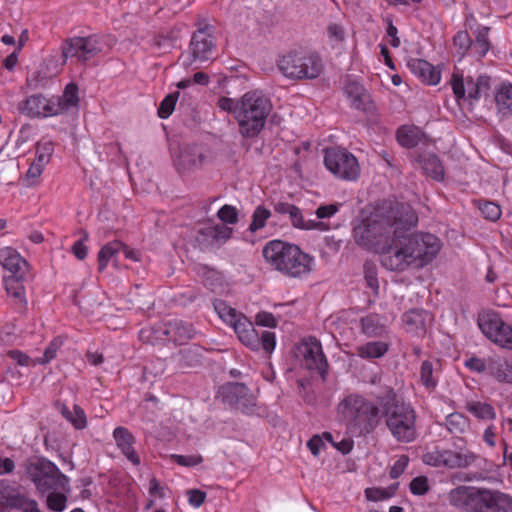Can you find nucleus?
Returning <instances> with one entry per match:
<instances>
[{
	"mask_svg": "<svg viewBox=\"0 0 512 512\" xmlns=\"http://www.w3.org/2000/svg\"><path fill=\"white\" fill-rule=\"evenodd\" d=\"M418 215L408 204L384 199L353 229L355 242L380 254L381 265L402 272L409 266L423 267L438 254L441 242L431 233H412Z\"/></svg>",
	"mask_w": 512,
	"mask_h": 512,
	"instance_id": "obj_1",
	"label": "nucleus"
},
{
	"mask_svg": "<svg viewBox=\"0 0 512 512\" xmlns=\"http://www.w3.org/2000/svg\"><path fill=\"white\" fill-rule=\"evenodd\" d=\"M381 419L392 437L400 443H411L418 437L417 414L414 407L389 388L381 395Z\"/></svg>",
	"mask_w": 512,
	"mask_h": 512,
	"instance_id": "obj_2",
	"label": "nucleus"
},
{
	"mask_svg": "<svg viewBox=\"0 0 512 512\" xmlns=\"http://www.w3.org/2000/svg\"><path fill=\"white\" fill-rule=\"evenodd\" d=\"M448 500L463 512H512V497L499 490L462 485L449 492Z\"/></svg>",
	"mask_w": 512,
	"mask_h": 512,
	"instance_id": "obj_3",
	"label": "nucleus"
},
{
	"mask_svg": "<svg viewBox=\"0 0 512 512\" xmlns=\"http://www.w3.org/2000/svg\"><path fill=\"white\" fill-rule=\"evenodd\" d=\"M265 261L289 278H301L312 271L314 258L299 246L279 239L271 240L262 250Z\"/></svg>",
	"mask_w": 512,
	"mask_h": 512,
	"instance_id": "obj_4",
	"label": "nucleus"
},
{
	"mask_svg": "<svg viewBox=\"0 0 512 512\" xmlns=\"http://www.w3.org/2000/svg\"><path fill=\"white\" fill-rule=\"evenodd\" d=\"M380 401L381 395L371 402L359 394H349L339 403L338 413L353 433L364 436L372 433L380 423Z\"/></svg>",
	"mask_w": 512,
	"mask_h": 512,
	"instance_id": "obj_5",
	"label": "nucleus"
},
{
	"mask_svg": "<svg viewBox=\"0 0 512 512\" xmlns=\"http://www.w3.org/2000/svg\"><path fill=\"white\" fill-rule=\"evenodd\" d=\"M271 109L270 99L261 91L246 92L240 98V108L237 110L240 135L244 138L257 137L263 130Z\"/></svg>",
	"mask_w": 512,
	"mask_h": 512,
	"instance_id": "obj_6",
	"label": "nucleus"
},
{
	"mask_svg": "<svg viewBox=\"0 0 512 512\" xmlns=\"http://www.w3.org/2000/svg\"><path fill=\"white\" fill-rule=\"evenodd\" d=\"M22 467L41 494L49 491H71L69 477L45 457L31 456L23 462Z\"/></svg>",
	"mask_w": 512,
	"mask_h": 512,
	"instance_id": "obj_7",
	"label": "nucleus"
},
{
	"mask_svg": "<svg viewBox=\"0 0 512 512\" xmlns=\"http://www.w3.org/2000/svg\"><path fill=\"white\" fill-rule=\"evenodd\" d=\"M278 68L293 80L315 79L323 71V63L316 53L291 51L279 59Z\"/></svg>",
	"mask_w": 512,
	"mask_h": 512,
	"instance_id": "obj_8",
	"label": "nucleus"
},
{
	"mask_svg": "<svg viewBox=\"0 0 512 512\" xmlns=\"http://www.w3.org/2000/svg\"><path fill=\"white\" fill-rule=\"evenodd\" d=\"M465 444L464 439L457 438L454 442V446L459 451H452L450 449H439L435 448L433 451L426 452L422 455V461L430 466L440 467L444 466L450 469L454 468H466L478 461L486 462L480 456L475 453L465 450L462 448Z\"/></svg>",
	"mask_w": 512,
	"mask_h": 512,
	"instance_id": "obj_9",
	"label": "nucleus"
},
{
	"mask_svg": "<svg viewBox=\"0 0 512 512\" xmlns=\"http://www.w3.org/2000/svg\"><path fill=\"white\" fill-rule=\"evenodd\" d=\"M215 27L210 24H198V29L193 33L189 44V57L184 65H190L192 61H208L214 58L216 52Z\"/></svg>",
	"mask_w": 512,
	"mask_h": 512,
	"instance_id": "obj_10",
	"label": "nucleus"
},
{
	"mask_svg": "<svg viewBox=\"0 0 512 512\" xmlns=\"http://www.w3.org/2000/svg\"><path fill=\"white\" fill-rule=\"evenodd\" d=\"M324 164L331 173L340 179L355 180L360 173L357 158L346 149H327Z\"/></svg>",
	"mask_w": 512,
	"mask_h": 512,
	"instance_id": "obj_11",
	"label": "nucleus"
},
{
	"mask_svg": "<svg viewBox=\"0 0 512 512\" xmlns=\"http://www.w3.org/2000/svg\"><path fill=\"white\" fill-rule=\"evenodd\" d=\"M103 46L96 36L73 37L66 39L62 45V57L64 62L69 57H76L85 62L102 52Z\"/></svg>",
	"mask_w": 512,
	"mask_h": 512,
	"instance_id": "obj_12",
	"label": "nucleus"
},
{
	"mask_svg": "<svg viewBox=\"0 0 512 512\" xmlns=\"http://www.w3.org/2000/svg\"><path fill=\"white\" fill-rule=\"evenodd\" d=\"M272 205L274 212L280 216L287 217L294 228L320 231L328 229V226L321 221L305 219L302 210L292 203L277 201L273 202Z\"/></svg>",
	"mask_w": 512,
	"mask_h": 512,
	"instance_id": "obj_13",
	"label": "nucleus"
},
{
	"mask_svg": "<svg viewBox=\"0 0 512 512\" xmlns=\"http://www.w3.org/2000/svg\"><path fill=\"white\" fill-rule=\"evenodd\" d=\"M299 352L303 356V364L310 371H316L325 379L328 362L323 353L320 341L315 337H310L308 341L299 347Z\"/></svg>",
	"mask_w": 512,
	"mask_h": 512,
	"instance_id": "obj_14",
	"label": "nucleus"
},
{
	"mask_svg": "<svg viewBox=\"0 0 512 512\" xmlns=\"http://www.w3.org/2000/svg\"><path fill=\"white\" fill-rule=\"evenodd\" d=\"M451 86L457 99L465 98L467 88L468 98L472 100H479L482 94L487 93L490 88V77L480 75L476 82H473V79L468 77L466 82H464L462 76L454 73L451 79Z\"/></svg>",
	"mask_w": 512,
	"mask_h": 512,
	"instance_id": "obj_15",
	"label": "nucleus"
},
{
	"mask_svg": "<svg viewBox=\"0 0 512 512\" xmlns=\"http://www.w3.org/2000/svg\"><path fill=\"white\" fill-rule=\"evenodd\" d=\"M18 110L31 118L57 115V109L54 108V99H48L42 94L31 95L19 102Z\"/></svg>",
	"mask_w": 512,
	"mask_h": 512,
	"instance_id": "obj_16",
	"label": "nucleus"
},
{
	"mask_svg": "<svg viewBox=\"0 0 512 512\" xmlns=\"http://www.w3.org/2000/svg\"><path fill=\"white\" fill-rule=\"evenodd\" d=\"M58 73L57 61L54 58L44 59L38 68L27 76V87L33 91L45 89Z\"/></svg>",
	"mask_w": 512,
	"mask_h": 512,
	"instance_id": "obj_17",
	"label": "nucleus"
},
{
	"mask_svg": "<svg viewBox=\"0 0 512 512\" xmlns=\"http://www.w3.org/2000/svg\"><path fill=\"white\" fill-rule=\"evenodd\" d=\"M205 155L198 145H184L180 148L175 166L179 172L191 171L202 166Z\"/></svg>",
	"mask_w": 512,
	"mask_h": 512,
	"instance_id": "obj_18",
	"label": "nucleus"
},
{
	"mask_svg": "<svg viewBox=\"0 0 512 512\" xmlns=\"http://www.w3.org/2000/svg\"><path fill=\"white\" fill-rule=\"evenodd\" d=\"M171 359L182 370L197 368L203 364L204 349L199 345H190L173 354Z\"/></svg>",
	"mask_w": 512,
	"mask_h": 512,
	"instance_id": "obj_19",
	"label": "nucleus"
},
{
	"mask_svg": "<svg viewBox=\"0 0 512 512\" xmlns=\"http://www.w3.org/2000/svg\"><path fill=\"white\" fill-rule=\"evenodd\" d=\"M407 67L412 74L428 85H437L441 79V73L435 66L424 59L411 58Z\"/></svg>",
	"mask_w": 512,
	"mask_h": 512,
	"instance_id": "obj_20",
	"label": "nucleus"
},
{
	"mask_svg": "<svg viewBox=\"0 0 512 512\" xmlns=\"http://www.w3.org/2000/svg\"><path fill=\"white\" fill-rule=\"evenodd\" d=\"M235 333L238 335L239 340L252 350H257L259 344V334L255 330L251 321L243 314L239 316L230 324Z\"/></svg>",
	"mask_w": 512,
	"mask_h": 512,
	"instance_id": "obj_21",
	"label": "nucleus"
},
{
	"mask_svg": "<svg viewBox=\"0 0 512 512\" xmlns=\"http://www.w3.org/2000/svg\"><path fill=\"white\" fill-rule=\"evenodd\" d=\"M396 139L400 146L412 149L420 144H426L429 137L415 125H402L396 131Z\"/></svg>",
	"mask_w": 512,
	"mask_h": 512,
	"instance_id": "obj_22",
	"label": "nucleus"
},
{
	"mask_svg": "<svg viewBox=\"0 0 512 512\" xmlns=\"http://www.w3.org/2000/svg\"><path fill=\"white\" fill-rule=\"evenodd\" d=\"M0 264L8 275L27 274L28 263L13 248L5 247L0 250Z\"/></svg>",
	"mask_w": 512,
	"mask_h": 512,
	"instance_id": "obj_23",
	"label": "nucleus"
},
{
	"mask_svg": "<svg viewBox=\"0 0 512 512\" xmlns=\"http://www.w3.org/2000/svg\"><path fill=\"white\" fill-rule=\"evenodd\" d=\"M113 436L117 446L126 456V458L133 465H140V457L136 450L133 448V444L135 443V437L130 433V431L125 427H117L113 432Z\"/></svg>",
	"mask_w": 512,
	"mask_h": 512,
	"instance_id": "obj_24",
	"label": "nucleus"
},
{
	"mask_svg": "<svg viewBox=\"0 0 512 512\" xmlns=\"http://www.w3.org/2000/svg\"><path fill=\"white\" fill-rule=\"evenodd\" d=\"M196 331L191 323L174 319L165 323L163 334L168 336L175 343L182 344L195 335Z\"/></svg>",
	"mask_w": 512,
	"mask_h": 512,
	"instance_id": "obj_25",
	"label": "nucleus"
},
{
	"mask_svg": "<svg viewBox=\"0 0 512 512\" xmlns=\"http://www.w3.org/2000/svg\"><path fill=\"white\" fill-rule=\"evenodd\" d=\"M477 324L482 333L492 342L497 339V334L501 331L505 322L498 313L494 311L483 312L478 315Z\"/></svg>",
	"mask_w": 512,
	"mask_h": 512,
	"instance_id": "obj_26",
	"label": "nucleus"
},
{
	"mask_svg": "<svg viewBox=\"0 0 512 512\" xmlns=\"http://www.w3.org/2000/svg\"><path fill=\"white\" fill-rule=\"evenodd\" d=\"M416 161L426 175L438 182L444 180V167L436 154H419Z\"/></svg>",
	"mask_w": 512,
	"mask_h": 512,
	"instance_id": "obj_27",
	"label": "nucleus"
},
{
	"mask_svg": "<svg viewBox=\"0 0 512 512\" xmlns=\"http://www.w3.org/2000/svg\"><path fill=\"white\" fill-rule=\"evenodd\" d=\"M431 315L423 309H413L408 311L403 316V322L405 323L408 332L416 335H421L426 332V323L430 321Z\"/></svg>",
	"mask_w": 512,
	"mask_h": 512,
	"instance_id": "obj_28",
	"label": "nucleus"
},
{
	"mask_svg": "<svg viewBox=\"0 0 512 512\" xmlns=\"http://www.w3.org/2000/svg\"><path fill=\"white\" fill-rule=\"evenodd\" d=\"M489 373L500 383L512 384V359L489 358Z\"/></svg>",
	"mask_w": 512,
	"mask_h": 512,
	"instance_id": "obj_29",
	"label": "nucleus"
},
{
	"mask_svg": "<svg viewBox=\"0 0 512 512\" xmlns=\"http://www.w3.org/2000/svg\"><path fill=\"white\" fill-rule=\"evenodd\" d=\"M54 108L57 109V115L78 107V86L75 83L66 85L62 96L53 97Z\"/></svg>",
	"mask_w": 512,
	"mask_h": 512,
	"instance_id": "obj_30",
	"label": "nucleus"
},
{
	"mask_svg": "<svg viewBox=\"0 0 512 512\" xmlns=\"http://www.w3.org/2000/svg\"><path fill=\"white\" fill-rule=\"evenodd\" d=\"M37 501L29 498L18 488L11 486L8 494L7 508L16 509L22 512H31Z\"/></svg>",
	"mask_w": 512,
	"mask_h": 512,
	"instance_id": "obj_31",
	"label": "nucleus"
},
{
	"mask_svg": "<svg viewBox=\"0 0 512 512\" xmlns=\"http://www.w3.org/2000/svg\"><path fill=\"white\" fill-rule=\"evenodd\" d=\"M121 248H123V243L121 241H111L105 244L98 253V270L102 272L106 267L109 261H113L115 265L117 264V255L121 252Z\"/></svg>",
	"mask_w": 512,
	"mask_h": 512,
	"instance_id": "obj_32",
	"label": "nucleus"
},
{
	"mask_svg": "<svg viewBox=\"0 0 512 512\" xmlns=\"http://www.w3.org/2000/svg\"><path fill=\"white\" fill-rule=\"evenodd\" d=\"M498 112L502 116L512 115V84H503L495 94Z\"/></svg>",
	"mask_w": 512,
	"mask_h": 512,
	"instance_id": "obj_33",
	"label": "nucleus"
},
{
	"mask_svg": "<svg viewBox=\"0 0 512 512\" xmlns=\"http://www.w3.org/2000/svg\"><path fill=\"white\" fill-rule=\"evenodd\" d=\"M25 276H26V274L4 275L5 289L8 293V295L13 296L24 306L26 305V300L24 298V285H23Z\"/></svg>",
	"mask_w": 512,
	"mask_h": 512,
	"instance_id": "obj_34",
	"label": "nucleus"
},
{
	"mask_svg": "<svg viewBox=\"0 0 512 512\" xmlns=\"http://www.w3.org/2000/svg\"><path fill=\"white\" fill-rule=\"evenodd\" d=\"M248 387L244 383L234 382L223 385L220 389L221 396L225 403L233 405L247 395Z\"/></svg>",
	"mask_w": 512,
	"mask_h": 512,
	"instance_id": "obj_35",
	"label": "nucleus"
},
{
	"mask_svg": "<svg viewBox=\"0 0 512 512\" xmlns=\"http://www.w3.org/2000/svg\"><path fill=\"white\" fill-rule=\"evenodd\" d=\"M196 272L198 276L201 277L203 284L211 291H214L218 287L222 286V275L215 269L210 268L207 265H199L196 268Z\"/></svg>",
	"mask_w": 512,
	"mask_h": 512,
	"instance_id": "obj_36",
	"label": "nucleus"
},
{
	"mask_svg": "<svg viewBox=\"0 0 512 512\" xmlns=\"http://www.w3.org/2000/svg\"><path fill=\"white\" fill-rule=\"evenodd\" d=\"M362 332L369 337L380 336L384 331V325L381 323V317L378 314L371 313L361 318Z\"/></svg>",
	"mask_w": 512,
	"mask_h": 512,
	"instance_id": "obj_37",
	"label": "nucleus"
},
{
	"mask_svg": "<svg viewBox=\"0 0 512 512\" xmlns=\"http://www.w3.org/2000/svg\"><path fill=\"white\" fill-rule=\"evenodd\" d=\"M467 410L481 420H494L496 418L494 407L486 402L473 401L468 403Z\"/></svg>",
	"mask_w": 512,
	"mask_h": 512,
	"instance_id": "obj_38",
	"label": "nucleus"
},
{
	"mask_svg": "<svg viewBox=\"0 0 512 512\" xmlns=\"http://www.w3.org/2000/svg\"><path fill=\"white\" fill-rule=\"evenodd\" d=\"M388 350V345L382 341L368 342L358 347V354L362 358H380Z\"/></svg>",
	"mask_w": 512,
	"mask_h": 512,
	"instance_id": "obj_39",
	"label": "nucleus"
},
{
	"mask_svg": "<svg viewBox=\"0 0 512 512\" xmlns=\"http://www.w3.org/2000/svg\"><path fill=\"white\" fill-rule=\"evenodd\" d=\"M61 413L76 429L80 430L86 427V415L80 406L74 405L73 411H71L67 406L63 405Z\"/></svg>",
	"mask_w": 512,
	"mask_h": 512,
	"instance_id": "obj_40",
	"label": "nucleus"
},
{
	"mask_svg": "<svg viewBox=\"0 0 512 512\" xmlns=\"http://www.w3.org/2000/svg\"><path fill=\"white\" fill-rule=\"evenodd\" d=\"M271 211L263 205H258L253 214L248 230L252 233L262 229L266 225V221L271 217Z\"/></svg>",
	"mask_w": 512,
	"mask_h": 512,
	"instance_id": "obj_41",
	"label": "nucleus"
},
{
	"mask_svg": "<svg viewBox=\"0 0 512 512\" xmlns=\"http://www.w3.org/2000/svg\"><path fill=\"white\" fill-rule=\"evenodd\" d=\"M398 489V483L391 484L388 488L371 487L365 489V497L369 501H382L392 497Z\"/></svg>",
	"mask_w": 512,
	"mask_h": 512,
	"instance_id": "obj_42",
	"label": "nucleus"
},
{
	"mask_svg": "<svg viewBox=\"0 0 512 512\" xmlns=\"http://www.w3.org/2000/svg\"><path fill=\"white\" fill-rule=\"evenodd\" d=\"M446 427L452 434H462L468 427V419L460 413H451L446 417Z\"/></svg>",
	"mask_w": 512,
	"mask_h": 512,
	"instance_id": "obj_43",
	"label": "nucleus"
},
{
	"mask_svg": "<svg viewBox=\"0 0 512 512\" xmlns=\"http://www.w3.org/2000/svg\"><path fill=\"white\" fill-rule=\"evenodd\" d=\"M213 307L219 317L226 322L227 324H231L235 319L239 316L240 313L237 312L235 308L229 306L224 300L215 299L213 301Z\"/></svg>",
	"mask_w": 512,
	"mask_h": 512,
	"instance_id": "obj_44",
	"label": "nucleus"
},
{
	"mask_svg": "<svg viewBox=\"0 0 512 512\" xmlns=\"http://www.w3.org/2000/svg\"><path fill=\"white\" fill-rule=\"evenodd\" d=\"M63 491H49L47 492L46 504L47 507L55 512H62L66 508L67 494Z\"/></svg>",
	"mask_w": 512,
	"mask_h": 512,
	"instance_id": "obj_45",
	"label": "nucleus"
},
{
	"mask_svg": "<svg viewBox=\"0 0 512 512\" xmlns=\"http://www.w3.org/2000/svg\"><path fill=\"white\" fill-rule=\"evenodd\" d=\"M54 152V144L52 141H39L36 144V156L35 160L40 165H47Z\"/></svg>",
	"mask_w": 512,
	"mask_h": 512,
	"instance_id": "obj_46",
	"label": "nucleus"
},
{
	"mask_svg": "<svg viewBox=\"0 0 512 512\" xmlns=\"http://www.w3.org/2000/svg\"><path fill=\"white\" fill-rule=\"evenodd\" d=\"M179 97V92L170 93L161 101L158 107V116L161 119L168 118L175 109Z\"/></svg>",
	"mask_w": 512,
	"mask_h": 512,
	"instance_id": "obj_47",
	"label": "nucleus"
},
{
	"mask_svg": "<svg viewBox=\"0 0 512 512\" xmlns=\"http://www.w3.org/2000/svg\"><path fill=\"white\" fill-rule=\"evenodd\" d=\"M456 52L462 58L472 45V40L467 31H459L453 38Z\"/></svg>",
	"mask_w": 512,
	"mask_h": 512,
	"instance_id": "obj_48",
	"label": "nucleus"
},
{
	"mask_svg": "<svg viewBox=\"0 0 512 512\" xmlns=\"http://www.w3.org/2000/svg\"><path fill=\"white\" fill-rule=\"evenodd\" d=\"M479 210L483 217L490 221H496L501 216V208L498 204L490 201L479 202Z\"/></svg>",
	"mask_w": 512,
	"mask_h": 512,
	"instance_id": "obj_49",
	"label": "nucleus"
},
{
	"mask_svg": "<svg viewBox=\"0 0 512 512\" xmlns=\"http://www.w3.org/2000/svg\"><path fill=\"white\" fill-rule=\"evenodd\" d=\"M489 30L490 28L487 26L480 27L477 30L475 47H479V57H484L489 50Z\"/></svg>",
	"mask_w": 512,
	"mask_h": 512,
	"instance_id": "obj_50",
	"label": "nucleus"
},
{
	"mask_svg": "<svg viewBox=\"0 0 512 512\" xmlns=\"http://www.w3.org/2000/svg\"><path fill=\"white\" fill-rule=\"evenodd\" d=\"M420 378L422 384L426 388H435L436 381L433 378V364L426 360L422 362L421 369H420Z\"/></svg>",
	"mask_w": 512,
	"mask_h": 512,
	"instance_id": "obj_51",
	"label": "nucleus"
},
{
	"mask_svg": "<svg viewBox=\"0 0 512 512\" xmlns=\"http://www.w3.org/2000/svg\"><path fill=\"white\" fill-rule=\"evenodd\" d=\"M218 218L227 224H236L238 222V210L232 205L225 204L217 212Z\"/></svg>",
	"mask_w": 512,
	"mask_h": 512,
	"instance_id": "obj_52",
	"label": "nucleus"
},
{
	"mask_svg": "<svg viewBox=\"0 0 512 512\" xmlns=\"http://www.w3.org/2000/svg\"><path fill=\"white\" fill-rule=\"evenodd\" d=\"M494 343L500 347L512 350V326L505 323L501 331L498 332Z\"/></svg>",
	"mask_w": 512,
	"mask_h": 512,
	"instance_id": "obj_53",
	"label": "nucleus"
},
{
	"mask_svg": "<svg viewBox=\"0 0 512 512\" xmlns=\"http://www.w3.org/2000/svg\"><path fill=\"white\" fill-rule=\"evenodd\" d=\"M364 278L367 286L373 290L375 295H377L379 291V283L377 278V270L374 265L368 263L364 265Z\"/></svg>",
	"mask_w": 512,
	"mask_h": 512,
	"instance_id": "obj_54",
	"label": "nucleus"
},
{
	"mask_svg": "<svg viewBox=\"0 0 512 512\" xmlns=\"http://www.w3.org/2000/svg\"><path fill=\"white\" fill-rule=\"evenodd\" d=\"M276 345V339L275 334L270 331H263L259 335V344L257 346L258 351L260 348H262L265 352L271 353L275 349Z\"/></svg>",
	"mask_w": 512,
	"mask_h": 512,
	"instance_id": "obj_55",
	"label": "nucleus"
},
{
	"mask_svg": "<svg viewBox=\"0 0 512 512\" xmlns=\"http://www.w3.org/2000/svg\"><path fill=\"white\" fill-rule=\"evenodd\" d=\"M218 107L228 113H231L237 120V110L240 108V99L234 100L229 97H220L217 102Z\"/></svg>",
	"mask_w": 512,
	"mask_h": 512,
	"instance_id": "obj_56",
	"label": "nucleus"
},
{
	"mask_svg": "<svg viewBox=\"0 0 512 512\" xmlns=\"http://www.w3.org/2000/svg\"><path fill=\"white\" fill-rule=\"evenodd\" d=\"M63 340L54 338L44 351L43 357L38 360L40 364H46L55 358L58 349L62 346Z\"/></svg>",
	"mask_w": 512,
	"mask_h": 512,
	"instance_id": "obj_57",
	"label": "nucleus"
},
{
	"mask_svg": "<svg viewBox=\"0 0 512 512\" xmlns=\"http://www.w3.org/2000/svg\"><path fill=\"white\" fill-rule=\"evenodd\" d=\"M464 365L472 372L483 373L486 370L489 371V359L485 360L474 356L465 360Z\"/></svg>",
	"mask_w": 512,
	"mask_h": 512,
	"instance_id": "obj_58",
	"label": "nucleus"
},
{
	"mask_svg": "<svg viewBox=\"0 0 512 512\" xmlns=\"http://www.w3.org/2000/svg\"><path fill=\"white\" fill-rule=\"evenodd\" d=\"M232 406H235L237 409L242 411L243 413L249 414L254 411L256 406V401L251 393L250 389L247 391V395H245L239 402H235Z\"/></svg>",
	"mask_w": 512,
	"mask_h": 512,
	"instance_id": "obj_59",
	"label": "nucleus"
},
{
	"mask_svg": "<svg viewBox=\"0 0 512 512\" xmlns=\"http://www.w3.org/2000/svg\"><path fill=\"white\" fill-rule=\"evenodd\" d=\"M429 490L428 480L425 476H418L410 482V491L414 495H424Z\"/></svg>",
	"mask_w": 512,
	"mask_h": 512,
	"instance_id": "obj_60",
	"label": "nucleus"
},
{
	"mask_svg": "<svg viewBox=\"0 0 512 512\" xmlns=\"http://www.w3.org/2000/svg\"><path fill=\"white\" fill-rule=\"evenodd\" d=\"M351 106L357 110L369 111L371 108V96L368 92L360 93L350 100Z\"/></svg>",
	"mask_w": 512,
	"mask_h": 512,
	"instance_id": "obj_61",
	"label": "nucleus"
},
{
	"mask_svg": "<svg viewBox=\"0 0 512 512\" xmlns=\"http://www.w3.org/2000/svg\"><path fill=\"white\" fill-rule=\"evenodd\" d=\"M232 232V228L218 224L210 228L208 235H210L216 241H226L231 237Z\"/></svg>",
	"mask_w": 512,
	"mask_h": 512,
	"instance_id": "obj_62",
	"label": "nucleus"
},
{
	"mask_svg": "<svg viewBox=\"0 0 512 512\" xmlns=\"http://www.w3.org/2000/svg\"><path fill=\"white\" fill-rule=\"evenodd\" d=\"M177 464L186 467H194L203 461L201 455H172Z\"/></svg>",
	"mask_w": 512,
	"mask_h": 512,
	"instance_id": "obj_63",
	"label": "nucleus"
},
{
	"mask_svg": "<svg viewBox=\"0 0 512 512\" xmlns=\"http://www.w3.org/2000/svg\"><path fill=\"white\" fill-rule=\"evenodd\" d=\"M87 239L88 233L86 231H83V237L77 240L72 246V252L74 253L75 257L79 260H83L87 256L88 248L86 245H84V241H86Z\"/></svg>",
	"mask_w": 512,
	"mask_h": 512,
	"instance_id": "obj_64",
	"label": "nucleus"
}]
</instances>
